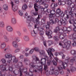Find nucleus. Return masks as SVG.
Masks as SVG:
<instances>
[{
  "label": "nucleus",
  "mask_w": 76,
  "mask_h": 76,
  "mask_svg": "<svg viewBox=\"0 0 76 76\" xmlns=\"http://www.w3.org/2000/svg\"><path fill=\"white\" fill-rule=\"evenodd\" d=\"M11 22L12 24H16V19L15 18H13L12 19Z\"/></svg>",
  "instance_id": "nucleus-27"
},
{
  "label": "nucleus",
  "mask_w": 76,
  "mask_h": 76,
  "mask_svg": "<svg viewBox=\"0 0 76 76\" xmlns=\"http://www.w3.org/2000/svg\"><path fill=\"white\" fill-rule=\"evenodd\" d=\"M26 22L27 23L29 24L31 23V20H30V19H27Z\"/></svg>",
  "instance_id": "nucleus-52"
},
{
  "label": "nucleus",
  "mask_w": 76,
  "mask_h": 76,
  "mask_svg": "<svg viewBox=\"0 0 76 76\" xmlns=\"http://www.w3.org/2000/svg\"><path fill=\"white\" fill-rule=\"evenodd\" d=\"M20 51V49L19 48L16 49L14 51L15 53H18Z\"/></svg>",
  "instance_id": "nucleus-45"
},
{
  "label": "nucleus",
  "mask_w": 76,
  "mask_h": 76,
  "mask_svg": "<svg viewBox=\"0 0 76 76\" xmlns=\"http://www.w3.org/2000/svg\"><path fill=\"white\" fill-rule=\"evenodd\" d=\"M73 38V41H74L73 43L72 44V46L73 47H76V38Z\"/></svg>",
  "instance_id": "nucleus-19"
},
{
  "label": "nucleus",
  "mask_w": 76,
  "mask_h": 76,
  "mask_svg": "<svg viewBox=\"0 0 76 76\" xmlns=\"http://www.w3.org/2000/svg\"><path fill=\"white\" fill-rule=\"evenodd\" d=\"M43 65H44V70H47V66L45 64H43Z\"/></svg>",
  "instance_id": "nucleus-54"
},
{
  "label": "nucleus",
  "mask_w": 76,
  "mask_h": 76,
  "mask_svg": "<svg viewBox=\"0 0 76 76\" xmlns=\"http://www.w3.org/2000/svg\"><path fill=\"white\" fill-rule=\"evenodd\" d=\"M53 63L54 65L55 66L57 65V63L56 62V61H54V60H53Z\"/></svg>",
  "instance_id": "nucleus-56"
},
{
  "label": "nucleus",
  "mask_w": 76,
  "mask_h": 76,
  "mask_svg": "<svg viewBox=\"0 0 76 76\" xmlns=\"http://www.w3.org/2000/svg\"><path fill=\"white\" fill-rule=\"evenodd\" d=\"M13 59V62L14 63H16L18 62V60L15 56H13L11 58V60H12Z\"/></svg>",
  "instance_id": "nucleus-11"
},
{
  "label": "nucleus",
  "mask_w": 76,
  "mask_h": 76,
  "mask_svg": "<svg viewBox=\"0 0 76 76\" xmlns=\"http://www.w3.org/2000/svg\"><path fill=\"white\" fill-rule=\"evenodd\" d=\"M11 4L12 5V10L13 11H15L16 10H17L18 9V7H15V5L14 4V3H13V2L12 1L11 2Z\"/></svg>",
  "instance_id": "nucleus-6"
},
{
  "label": "nucleus",
  "mask_w": 76,
  "mask_h": 76,
  "mask_svg": "<svg viewBox=\"0 0 76 76\" xmlns=\"http://www.w3.org/2000/svg\"><path fill=\"white\" fill-rule=\"evenodd\" d=\"M52 4L50 5V8L52 9H55V7L58 6V5L57 3H55V0H51Z\"/></svg>",
  "instance_id": "nucleus-2"
},
{
  "label": "nucleus",
  "mask_w": 76,
  "mask_h": 76,
  "mask_svg": "<svg viewBox=\"0 0 76 76\" xmlns=\"http://www.w3.org/2000/svg\"><path fill=\"white\" fill-rule=\"evenodd\" d=\"M39 53L41 56H42V55H44V57H45V59L46 60H48V57L47 56V55L45 54V52H43L42 53H41V52H39Z\"/></svg>",
  "instance_id": "nucleus-10"
},
{
  "label": "nucleus",
  "mask_w": 76,
  "mask_h": 76,
  "mask_svg": "<svg viewBox=\"0 0 76 76\" xmlns=\"http://www.w3.org/2000/svg\"><path fill=\"white\" fill-rule=\"evenodd\" d=\"M30 72L29 73L27 72H24V73H25V75L26 76H33V72L31 71V68L29 69V70Z\"/></svg>",
  "instance_id": "nucleus-5"
},
{
  "label": "nucleus",
  "mask_w": 76,
  "mask_h": 76,
  "mask_svg": "<svg viewBox=\"0 0 76 76\" xmlns=\"http://www.w3.org/2000/svg\"><path fill=\"white\" fill-rule=\"evenodd\" d=\"M60 27L58 26H57L56 27V29L54 30V32H56V33H57V31H59V30H60Z\"/></svg>",
  "instance_id": "nucleus-30"
},
{
  "label": "nucleus",
  "mask_w": 76,
  "mask_h": 76,
  "mask_svg": "<svg viewBox=\"0 0 76 76\" xmlns=\"http://www.w3.org/2000/svg\"><path fill=\"white\" fill-rule=\"evenodd\" d=\"M60 21L62 23H64L65 21H64V20H63V19H61L60 20Z\"/></svg>",
  "instance_id": "nucleus-62"
},
{
  "label": "nucleus",
  "mask_w": 76,
  "mask_h": 76,
  "mask_svg": "<svg viewBox=\"0 0 76 76\" xmlns=\"http://www.w3.org/2000/svg\"><path fill=\"white\" fill-rule=\"evenodd\" d=\"M39 19H40V18H39V15H38V18H37L36 20H34V19L33 18H31V19L30 18V21L33 22L34 23H35V22H36L37 24H39Z\"/></svg>",
  "instance_id": "nucleus-3"
},
{
  "label": "nucleus",
  "mask_w": 76,
  "mask_h": 76,
  "mask_svg": "<svg viewBox=\"0 0 76 76\" xmlns=\"http://www.w3.org/2000/svg\"><path fill=\"white\" fill-rule=\"evenodd\" d=\"M3 8L5 10H8V5L6 4L4 5Z\"/></svg>",
  "instance_id": "nucleus-20"
},
{
  "label": "nucleus",
  "mask_w": 76,
  "mask_h": 76,
  "mask_svg": "<svg viewBox=\"0 0 76 76\" xmlns=\"http://www.w3.org/2000/svg\"><path fill=\"white\" fill-rule=\"evenodd\" d=\"M70 53L72 55V56H75V55H76V51L75 50H72L71 51Z\"/></svg>",
  "instance_id": "nucleus-26"
},
{
  "label": "nucleus",
  "mask_w": 76,
  "mask_h": 76,
  "mask_svg": "<svg viewBox=\"0 0 76 76\" xmlns=\"http://www.w3.org/2000/svg\"><path fill=\"white\" fill-rule=\"evenodd\" d=\"M59 33H60V34H63V33L64 32V30L63 29H60L59 30Z\"/></svg>",
  "instance_id": "nucleus-49"
},
{
  "label": "nucleus",
  "mask_w": 76,
  "mask_h": 76,
  "mask_svg": "<svg viewBox=\"0 0 76 76\" xmlns=\"http://www.w3.org/2000/svg\"><path fill=\"white\" fill-rule=\"evenodd\" d=\"M53 32H52V31H51L49 30L48 31H46V34L47 35H48V38H52V36H51V35H52Z\"/></svg>",
  "instance_id": "nucleus-7"
},
{
  "label": "nucleus",
  "mask_w": 76,
  "mask_h": 76,
  "mask_svg": "<svg viewBox=\"0 0 76 76\" xmlns=\"http://www.w3.org/2000/svg\"><path fill=\"white\" fill-rule=\"evenodd\" d=\"M59 72L61 74V75H63L64 74V71L62 69H59Z\"/></svg>",
  "instance_id": "nucleus-38"
},
{
  "label": "nucleus",
  "mask_w": 76,
  "mask_h": 76,
  "mask_svg": "<svg viewBox=\"0 0 76 76\" xmlns=\"http://www.w3.org/2000/svg\"><path fill=\"white\" fill-rule=\"evenodd\" d=\"M72 39H73V38H76V37H75V36H76V33H73V34H72V35H71V37H72Z\"/></svg>",
  "instance_id": "nucleus-47"
},
{
  "label": "nucleus",
  "mask_w": 76,
  "mask_h": 76,
  "mask_svg": "<svg viewBox=\"0 0 76 76\" xmlns=\"http://www.w3.org/2000/svg\"><path fill=\"white\" fill-rule=\"evenodd\" d=\"M46 9L42 7L41 8V11H42V12H46Z\"/></svg>",
  "instance_id": "nucleus-53"
},
{
  "label": "nucleus",
  "mask_w": 76,
  "mask_h": 76,
  "mask_svg": "<svg viewBox=\"0 0 76 76\" xmlns=\"http://www.w3.org/2000/svg\"><path fill=\"white\" fill-rule=\"evenodd\" d=\"M66 17H65V18H64L65 20L66 19H69V15L67 14H66Z\"/></svg>",
  "instance_id": "nucleus-60"
},
{
  "label": "nucleus",
  "mask_w": 76,
  "mask_h": 76,
  "mask_svg": "<svg viewBox=\"0 0 76 76\" xmlns=\"http://www.w3.org/2000/svg\"><path fill=\"white\" fill-rule=\"evenodd\" d=\"M0 26L1 28H3L4 26V23L3 22H0Z\"/></svg>",
  "instance_id": "nucleus-31"
},
{
  "label": "nucleus",
  "mask_w": 76,
  "mask_h": 76,
  "mask_svg": "<svg viewBox=\"0 0 76 76\" xmlns=\"http://www.w3.org/2000/svg\"><path fill=\"white\" fill-rule=\"evenodd\" d=\"M58 23V25L59 26H61L62 25V23L61 22V21L60 20Z\"/></svg>",
  "instance_id": "nucleus-61"
},
{
  "label": "nucleus",
  "mask_w": 76,
  "mask_h": 76,
  "mask_svg": "<svg viewBox=\"0 0 76 76\" xmlns=\"http://www.w3.org/2000/svg\"><path fill=\"white\" fill-rule=\"evenodd\" d=\"M61 12V11L60 8H58L57 10L56 11V17H57V18L59 17V14H60V13Z\"/></svg>",
  "instance_id": "nucleus-14"
},
{
  "label": "nucleus",
  "mask_w": 76,
  "mask_h": 76,
  "mask_svg": "<svg viewBox=\"0 0 76 76\" xmlns=\"http://www.w3.org/2000/svg\"><path fill=\"white\" fill-rule=\"evenodd\" d=\"M67 31L68 32H70L72 31V26H70L67 28Z\"/></svg>",
  "instance_id": "nucleus-39"
},
{
  "label": "nucleus",
  "mask_w": 76,
  "mask_h": 76,
  "mask_svg": "<svg viewBox=\"0 0 76 76\" xmlns=\"http://www.w3.org/2000/svg\"><path fill=\"white\" fill-rule=\"evenodd\" d=\"M50 70L52 71H54V67L53 66L51 67L50 68Z\"/></svg>",
  "instance_id": "nucleus-63"
},
{
  "label": "nucleus",
  "mask_w": 76,
  "mask_h": 76,
  "mask_svg": "<svg viewBox=\"0 0 76 76\" xmlns=\"http://www.w3.org/2000/svg\"><path fill=\"white\" fill-rule=\"evenodd\" d=\"M6 29L7 31L9 32H12L13 31V28L10 26H7L6 27Z\"/></svg>",
  "instance_id": "nucleus-8"
},
{
  "label": "nucleus",
  "mask_w": 76,
  "mask_h": 76,
  "mask_svg": "<svg viewBox=\"0 0 76 76\" xmlns=\"http://www.w3.org/2000/svg\"><path fill=\"white\" fill-rule=\"evenodd\" d=\"M28 8V6L26 4H24L22 7V8L24 10H25Z\"/></svg>",
  "instance_id": "nucleus-21"
},
{
  "label": "nucleus",
  "mask_w": 76,
  "mask_h": 76,
  "mask_svg": "<svg viewBox=\"0 0 76 76\" xmlns=\"http://www.w3.org/2000/svg\"><path fill=\"white\" fill-rule=\"evenodd\" d=\"M15 41L17 42H19L20 41L19 40V38L18 37H16L15 38Z\"/></svg>",
  "instance_id": "nucleus-37"
},
{
  "label": "nucleus",
  "mask_w": 76,
  "mask_h": 76,
  "mask_svg": "<svg viewBox=\"0 0 76 76\" xmlns=\"http://www.w3.org/2000/svg\"><path fill=\"white\" fill-rule=\"evenodd\" d=\"M39 70L41 72H42L43 70V68H42V65L39 66Z\"/></svg>",
  "instance_id": "nucleus-43"
},
{
  "label": "nucleus",
  "mask_w": 76,
  "mask_h": 76,
  "mask_svg": "<svg viewBox=\"0 0 76 76\" xmlns=\"http://www.w3.org/2000/svg\"><path fill=\"white\" fill-rule=\"evenodd\" d=\"M62 66H63V68L64 69H65V68H66V67L67 66V64L66 63V62H62Z\"/></svg>",
  "instance_id": "nucleus-17"
},
{
  "label": "nucleus",
  "mask_w": 76,
  "mask_h": 76,
  "mask_svg": "<svg viewBox=\"0 0 76 76\" xmlns=\"http://www.w3.org/2000/svg\"><path fill=\"white\" fill-rule=\"evenodd\" d=\"M59 38L60 39H63L64 37L63 35L61 34L59 35Z\"/></svg>",
  "instance_id": "nucleus-51"
},
{
  "label": "nucleus",
  "mask_w": 76,
  "mask_h": 76,
  "mask_svg": "<svg viewBox=\"0 0 76 76\" xmlns=\"http://www.w3.org/2000/svg\"><path fill=\"white\" fill-rule=\"evenodd\" d=\"M5 57L6 58H12L13 57L12 54L9 53H7L5 55Z\"/></svg>",
  "instance_id": "nucleus-13"
},
{
  "label": "nucleus",
  "mask_w": 76,
  "mask_h": 76,
  "mask_svg": "<svg viewBox=\"0 0 76 76\" xmlns=\"http://www.w3.org/2000/svg\"><path fill=\"white\" fill-rule=\"evenodd\" d=\"M5 66H6V64H5L4 65H2L0 66V68L3 69V68H4L5 70H6V67Z\"/></svg>",
  "instance_id": "nucleus-25"
},
{
  "label": "nucleus",
  "mask_w": 76,
  "mask_h": 76,
  "mask_svg": "<svg viewBox=\"0 0 76 76\" xmlns=\"http://www.w3.org/2000/svg\"><path fill=\"white\" fill-rule=\"evenodd\" d=\"M41 62H40L41 64L42 65H43V64H45L46 63V60L45 58H42L41 59Z\"/></svg>",
  "instance_id": "nucleus-12"
},
{
  "label": "nucleus",
  "mask_w": 76,
  "mask_h": 76,
  "mask_svg": "<svg viewBox=\"0 0 76 76\" xmlns=\"http://www.w3.org/2000/svg\"><path fill=\"white\" fill-rule=\"evenodd\" d=\"M59 5H64L65 4V2L64 1H62L59 4Z\"/></svg>",
  "instance_id": "nucleus-48"
},
{
  "label": "nucleus",
  "mask_w": 76,
  "mask_h": 76,
  "mask_svg": "<svg viewBox=\"0 0 76 76\" xmlns=\"http://www.w3.org/2000/svg\"><path fill=\"white\" fill-rule=\"evenodd\" d=\"M48 25L46 26V28L47 29H49L50 28V24H49V22H48Z\"/></svg>",
  "instance_id": "nucleus-36"
},
{
  "label": "nucleus",
  "mask_w": 76,
  "mask_h": 76,
  "mask_svg": "<svg viewBox=\"0 0 76 76\" xmlns=\"http://www.w3.org/2000/svg\"><path fill=\"white\" fill-rule=\"evenodd\" d=\"M71 72H73L74 71H76V68L75 67H72V69H71Z\"/></svg>",
  "instance_id": "nucleus-42"
},
{
  "label": "nucleus",
  "mask_w": 76,
  "mask_h": 76,
  "mask_svg": "<svg viewBox=\"0 0 76 76\" xmlns=\"http://www.w3.org/2000/svg\"><path fill=\"white\" fill-rule=\"evenodd\" d=\"M63 42L61 41H60L59 43V45L61 46H62L63 48H66L67 49H68L70 48V44H72V42L70 41H68L67 42L64 43V44H62Z\"/></svg>",
  "instance_id": "nucleus-1"
},
{
  "label": "nucleus",
  "mask_w": 76,
  "mask_h": 76,
  "mask_svg": "<svg viewBox=\"0 0 76 76\" xmlns=\"http://www.w3.org/2000/svg\"><path fill=\"white\" fill-rule=\"evenodd\" d=\"M34 7L36 12H38V9L39 7H38V6H37V4H34Z\"/></svg>",
  "instance_id": "nucleus-22"
},
{
  "label": "nucleus",
  "mask_w": 76,
  "mask_h": 76,
  "mask_svg": "<svg viewBox=\"0 0 76 76\" xmlns=\"http://www.w3.org/2000/svg\"><path fill=\"white\" fill-rule=\"evenodd\" d=\"M18 13L20 16H22L23 15V13L22 11L20 10H19L18 11Z\"/></svg>",
  "instance_id": "nucleus-44"
},
{
  "label": "nucleus",
  "mask_w": 76,
  "mask_h": 76,
  "mask_svg": "<svg viewBox=\"0 0 76 76\" xmlns=\"http://www.w3.org/2000/svg\"><path fill=\"white\" fill-rule=\"evenodd\" d=\"M44 31H42V30L41 31L39 30V34L41 35V36H42V35H44Z\"/></svg>",
  "instance_id": "nucleus-34"
},
{
  "label": "nucleus",
  "mask_w": 76,
  "mask_h": 76,
  "mask_svg": "<svg viewBox=\"0 0 76 76\" xmlns=\"http://www.w3.org/2000/svg\"><path fill=\"white\" fill-rule=\"evenodd\" d=\"M24 39L26 41H29V37H28V36H24Z\"/></svg>",
  "instance_id": "nucleus-32"
},
{
  "label": "nucleus",
  "mask_w": 76,
  "mask_h": 76,
  "mask_svg": "<svg viewBox=\"0 0 76 76\" xmlns=\"http://www.w3.org/2000/svg\"><path fill=\"white\" fill-rule=\"evenodd\" d=\"M3 38H2L1 39H2L4 42H8V41H9V39L7 36L4 35L3 36Z\"/></svg>",
  "instance_id": "nucleus-4"
},
{
  "label": "nucleus",
  "mask_w": 76,
  "mask_h": 76,
  "mask_svg": "<svg viewBox=\"0 0 76 76\" xmlns=\"http://www.w3.org/2000/svg\"><path fill=\"white\" fill-rule=\"evenodd\" d=\"M34 50L36 51H39V48H38L36 47L34 48Z\"/></svg>",
  "instance_id": "nucleus-46"
},
{
  "label": "nucleus",
  "mask_w": 76,
  "mask_h": 76,
  "mask_svg": "<svg viewBox=\"0 0 76 76\" xmlns=\"http://www.w3.org/2000/svg\"><path fill=\"white\" fill-rule=\"evenodd\" d=\"M14 2L16 4H19V0H14Z\"/></svg>",
  "instance_id": "nucleus-55"
},
{
  "label": "nucleus",
  "mask_w": 76,
  "mask_h": 76,
  "mask_svg": "<svg viewBox=\"0 0 76 76\" xmlns=\"http://www.w3.org/2000/svg\"><path fill=\"white\" fill-rule=\"evenodd\" d=\"M30 66H31V67H35V65H34V62H31L30 64Z\"/></svg>",
  "instance_id": "nucleus-33"
},
{
  "label": "nucleus",
  "mask_w": 76,
  "mask_h": 76,
  "mask_svg": "<svg viewBox=\"0 0 76 76\" xmlns=\"http://www.w3.org/2000/svg\"><path fill=\"white\" fill-rule=\"evenodd\" d=\"M6 43L4 42H3L1 45L0 47L1 49H3L6 47Z\"/></svg>",
  "instance_id": "nucleus-15"
},
{
  "label": "nucleus",
  "mask_w": 76,
  "mask_h": 76,
  "mask_svg": "<svg viewBox=\"0 0 76 76\" xmlns=\"http://www.w3.org/2000/svg\"><path fill=\"white\" fill-rule=\"evenodd\" d=\"M52 75H56V76H57L58 75V71H57V70H56L55 71L53 72H52Z\"/></svg>",
  "instance_id": "nucleus-29"
},
{
  "label": "nucleus",
  "mask_w": 76,
  "mask_h": 76,
  "mask_svg": "<svg viewBox=\"0 0 76 76\" xmlns=\"http://www.w3.org/2000/svg\"><path fill=\"white\" fill-rule=\"evenodd\" d=\"M33 52H34V49H31L29 51V54H32Z\"/></svg>",
  "instance_id": "nucleus-64"
},
{
  "label": "nucleus",
  "mask_w": 76,
  "mask_h": 76,
  "mask_svg": "<svg viewBox=\"0 0 76 76\" xmlns=\"http://www.w3.org/2000/svg\"><path fill=\"white\" fill-rule=\"evenodd\" d=\"M70 60L69 61L71 63H73L74 61H75L76 60V56L74 57H71Z\"/></svg>",
  "instance_id": "nucleus-16"
},
{
  "label": "nucleus",
  "mask_w": 76,
  "mask_h": 76,
  "mask_svg": "<svg viewBox=\"0 0 76 76\" xmlns=\"http://www.w3.org/2000/svg\"><path fill=\"white\" fill-rule=\"evenodd\" d=\"M12 45L14 47H15V48H18V44H17V43L15 41L13 42Z\"/></svg>",
  "instance_id": "nucleus-18"
},
{
  "label": "nucleus",
  "mask_w": 76,
  "mask_h": 76,
  "mask_svg": "<svg viewBox=\"0 0 76 76\" xmlns=\"http://www.w3.org/2000/svg\"><path fill=\"white\" fill-rule=\"evenodd\" d=\"M59 16H61V17H62V18L64 17V15H65V14L63 13V12L62 11H61L60 13H59Z\"/></svg>",
  "instance_id": "nucleus-28"
},
{
  "label": "nucleus",
  "mask_w": 76,
  "mask_h": 76,
  "mask_svg": "<svg viewBox=\"0 0 76 76\" xmlns=\"http://www.w3.org/2000/svg\"><path fill=\"white\" fill-rule=\"evenodd\" d=\"M56 13V11L54 10H52L50 11V14L54 15Z\"/></svg>",
  "instance_id": "nucleus-41"
},
{
  "label": "nucleus",
  "mask_w": 76,
  "mask_h": 76,
  "mask_svg": "<svg viewBox=\"0 0 76 76\" xmlns=\"http://www.w3.org/2000/svg\"><path fill=\"white\" fill-rule=\"evenodd\" d=\"M54 51V50L52 48H49L48 49V50H47V51L48 54H50L51 55H52L53 57V53L51 52Z\"/></svg>",
  "instance_id": "nucleus-9"
},
{
  "label": "nucleus",
  "mask_w": 76,
  "mask_h": 76,
  "mask_svg": "<svg viewBox=\"0 0 76 76\" xmlns=\"http://www.w3.org/2000/svg\"><path fill=\"white\" fill-rule=\"evenodd\" d=\"M33 14L34 16H37L38 15V12L35 11V12L33 13Z\"/></svg>",
  "instance_id": "nucleus-57"
},
{
  "label": "nucleus",
  "mask_w": 76,
  "mask_h": 76,
  "mask_svg": "<svg viewBox=\"0 0 76 76\" xmlns=\"http://www.w3.org/2000/svg\"><path fill=\"white\" fill-rule=\"evenodd\" d=\"M53 39L55 41H56V42H57L59 41L58 37L57 36H54L53 37Z\"/></svg>",
  "instance_id": "nucleus-24"
},
{
  "label": "nucleus",
  "mask_w": 76,
  "mask_h": 76,
  "mask_svg": "<svg viewBox=\"0 0 76 76\" xmlns=\"http://www.w3.org/2000/svg\"><path fill=\"white\" fill-rule=\"evenodd\" d=\"M34 60H35L36 59V61H39V58H38L36 57V56H35V55H34L32 56Z\"/></svg>",
  "instance_id": "nucleus-23"
},
{
  "label": "nucleus",
  "mask_w": 76,
  "mask_h": 76,
  "mask_svg": "<svg viewBox=\"0 0 76 76\" xmlns=\"http://www.w3.org/2000/svg\"><path fill=\"white\" fill-rule=\"evenodd\" d=\"M48 42L49 44H53V42L52 40H48Z\"/></svg>",
  "instance_id": "nucleus-59"
},
{
  "label": "nucleus",
  "mask_w": 76,
  "mask_h": 76,
  "mask_svg": "<svg viewBox=\"0 0 76 76\" xmlns=\"http://www.w3.org/2000/svg\"><path fill=\"white\" fill-rule=\"evenodd\" d=\"M45 74L47 76H48L50 75V72L48 71H46Z\"/></svg>",
  "instance_id": "nucleus-58"
},
{
  "label": "nucleus",
  "mask_w": 76,
  "mask_h": 76,
  "mask_svg": "<svg viewBox=\"0 0 76 76\" xmlns=\"http://www.w3.org/2000/svg\"><path fill=\"white\" fill-rule=\"evenodd\" d=\"M49 19H53V17H54L53 16V15L51 14L49 15Z\"/></svg>",
  "instance_id": "nucleus-40"
},
{
  "label": "nucleus",
  "mask_w": 76,
  "mask_h": 76,
  "mask_svg": "<svg viewBox=\"0 0 76 76\" xmlns=\"http://www.w3.org/2000/svg\"><path fill=\"white\" fill-rule=\"evenodd\" d=\"M50 24H51V25H52L54 23V21H53V20L52 19H50Z\"/></svg>",
  "instance_id": "nucleus-50"
},
{
  "label": "nucleus",
  "mask_w": 76,
  "mask_h": 76,
  "mask_svg": "<svg viewBox=\"0 0 76 76\" xmlns=\"http://www.w3.org/2000/svg\"><path fill=\"white\" fill-rule=\"evenodd\" d=\"M5 32H6V31H2L0 33L1 36H3V35H5Z\"/></svg>",
  "instance_id": "nucleus-35"
}]
</instances>
